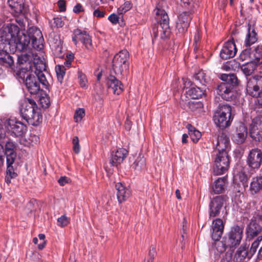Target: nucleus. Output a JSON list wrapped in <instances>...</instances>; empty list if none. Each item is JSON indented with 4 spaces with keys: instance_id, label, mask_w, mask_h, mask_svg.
I'll return each mask as SVG.
<instances>
[{
    "instance_id": "3",
    "label": "nucleus",
    "mask_w": 262,
    "mask_h": 262,
    "mask_svg": "<svg viewBox=\"0 0 262 262\" xmlns=\"http://www.w3.org/2000/svg\"><path fill=\"white\" fill-rule=\"evenodd\" d=\"M221 79L224 81L216 87V92L222 99L226 101H232L235 99L237 95L236 88L239 80L234 74H223Z\"/></svg>"
},
{
    "instance_id": "62",
    "label": "nucleus",
    "mask_w": 262,
    "mask_h": 262,
    "mask_svg": "<svg viewBox=\"0 0 262 262\" xmlns=\"http://www.w3.org/2000/svg\"><path fill=\"white\" fill-rule=\"evenodd\" d=\"M255 97H257V101L259 103V104L262 105V89L260 91H258V94L256 95Z\"/></svg>"
},
{
    "instance_id": "52",
    "label": "nucleus",
    "mask_w": 262,
    "mask_h": 262,
    "mask_svg": "<svg viewBox=\"0 0 262 262\" xmlns=\"http://www.w3.org/2000/svg\"><path fill=\"white\" fill-rule=\"evenodd\" d=\"M73 144V150L76 154H78L80 151V146L79 143V139L78 137L75 136L73 138L72 141Z\"/></svg>"
},
{
    "instance_id": "38",
    "label": "nucleus",
    "mask_w": 262,
    "mask_h": 262,
    "mask_svg": "<svg viewBox=\"0 0 262 262\" xmlns=\"http://www.w3.org/2000/svg\"><path fill=\"white\" fill-rule=\"evenodd\" d=\"M146 166V159L143 156L139 155L132 165V168L137 170L144 169Z\"/></svg>"
},
{
    "instance_id": "23",
    "label": "nucleus",
    "mask_w": 262,
    "mask_h": 262,
    "mask_svg": "<svg viewBox=\"0 0 262 262\" xmlns=\"http://www.w3.org/2000/svg\"><path fill=\"white\" fill-rule=\"evenodd\" d=\"M128 151L125 148L118 149L115 152H112L111 159L108 163H105V168L106 169L110 165V167L117 166L118 164L123 162L126 157Z\"/></svg>"
},
{
    "instance_id": "30",
    "label": "nucleus",
    "mask_w": 262,
    "mask_h": 262,
    "mask_svg": "<svg viewBox=\"0 0 262 262\" xmlns=\"http://www.w3.org/2000/svg\"><path fill=\"white\" fill-rule=\"evenodd\" d=\"M226 181L227 178L225 177L218 178L212 185L211 193L213 194L222 193L225 190Z\"/></svg>"
},
{
    "instance_id": "5",
    "label": "nucleus",
    "mask_w": 262,
    "mask_h": 262,
    "mask_svg": "<svg viewBox=\"0 0 262 262\" xmlns=\"http://www.w3.org/2000/svg\"><path fill=\"white\" fill-rule=\"evenodd\" d=\"M232 107L228 104H220L213 117L215 124L221 129L229 126L232 121Z\"/></svg>"
},
{
    "instance_id": "35",
    "label": "nucleus",
    "mask_w": 262,
    "mask_h": 262,
    "mask_svg": "<svg viewBox=\"0 0 262 262\" xmlns=\"http://www.w3.org/2000/svg\"><path fill=\"white\" fill-rule=\"evenodd\" d=\"M204 88L199 86H191L186 92L188 95L193 99H197L201 98L204 95Z\"/></svg>"
},
{
    "instance_id": "45",
    "label": "nucleus",
    "mask_w": 262,
    "mask_h": 262,
    "mask_svg": "<svg viewBox=\"0 0 262 262\" xmlns=\"http://www.w3.org/2000/svg\"><path fill=\"white\" fill-rule=\"evenodd\" d=\"M252 48L249 47H247L245 50H244L240 54V59L243 61L247 60L248 59H251L252 55Z\"/></svg>"
},
{
    "instance_id": "46",
    "label": "nucleus",
    "mask_w": 262,
    "mask_h": 262,
    "mask_svg": "<svg viewBox=\"0 0 262 262\" xmlns=\"http://www.w3.org/2000/svg\"><path fill=\"white\" fill-rule=\"evenodd\" d=\"M181 6L184 8L186 10H195L194 3L192 0H181Z\"/></svg>"
},
{
    "instance_id": "41",
    "label": "nucleus",
    "mask_w": 262,
    "mask_h": 262,
    "mask_svg": "<svg viewBox=\"0 0 262 262\" xmlns=\"http://www.w3.org/2000/svg\"><path fill=\"white\" fill-rule=\"evenodd\" d=\"M55 71L57 80L61 83L66 74V68L63 66L57 65L55 67Z\"/></svg>"
},
{
    "instance_id": "39",
    "label": "nucleus",
    "mask_w": 262,
    "mask_h": 262,
    "mask_svg": "<svg viewBox=\"0 0 262 262\" xmlns=\"http://www.w3.org/2000/svg\"><path fill=\"white\" fill-rule=\"evenodd\" d=\"M189 135L194 143H196L201 137V133L190 124L187 125Z\"/></svg>"
},
{
    "instance_id": "6",
    "label": "nucleus",
    "mask_w": 262,
    "mask_h": 262,
    "mask_svg": "<svg viewBox=\"0 0 262 262\" xmlns=\"http://www.w3.org/2000/svg\"><path fill=\"white\" fill-rule=\"evenodd\" d=\"M224 225L223 221L220 218L214 220L212 224V238L215 241L214 246L219 253L225 252L227 248L229 247L228 244L226 241H221V238L224 231Z\"/></svg>"
},
{
    "instance_id": "24",
    "label": "nucleus",
    "mask_w": 262,
    "mask_h": 262,
    "mask_svg": "<svg viewBox=\"0 0 262 262\" xmlns=\"http://www.w3.org/2000/svg\"><path fill=\"white\" fill-rule=\"evenodd\" d=\"M237 52L235 42L232 40L226 41L220 52V57L224 60L233 57Z\"/></svg>"
},
{
    "instance_id": "15",
    "label": "nucleus",
    "mask_w": 262,
    "mask_h": 262,
    "mask_svg": "<svg viewBox=\"0 0 262 262\" xmlns=\"http://www.w3.org/2000/svg\"><path fill=\"white\" fill-rule=\"evenodd\" d=\"M7 130L16 137L23 136L27 130V126L22 122L14 119H8L4 122Z\"/></svg>"
},
{
    "instance_id": "4",
    "label": "nucleus",
    "mask_w": 262,
    "mask_h": 262,
    "mask_svg": "<svg viewBox=\"0 0 262 262\" xmlns=\"http://www.w3.org/2000/svg\"><path fill=\"white\" fill-rule=\"evenodd\" d=\"M21 117L28 124L36 126L42 121V115L35 101L31 98H27L20 110Z\"/></svg>"
},
{
    "instance_id": "27",
    "label": "nucleus",
    "mask_w": 262,
    "mask_h": 262,
    "mask_svg": "<svg viewBox=\"0 0 262 262\" xmlns=\"http://www.w3.org/2000/svg\"><path fill=\"white\" fill-rule=\"evenodd\" d=\"M215 147L218 150V152L223 151L228 152V151L230 149V140L226 133H222L218 136Z\"/></svg>"
},
{
    "instance_id": "20",
    "label": "nucleus",
    "mask_w": 262,
    "mask_h": 262,
    "mask_svg": "<svg viewBox=\"0 0 262 262\" xmlns=\"http://www.w3.org/2000/svg\"><path fill=\"white\" fill-rule=\"evenodd\" d=\"M246 162L251 169H258L262 163L261 150L258 148L251 149L249 152Z\"/></svg>"
},
{
    "instance_id": "12",
    "label": "nucleus",
    "mask_w": 262,
    "mask_h": 262,
    "mask_svg": "<svg viewBox=\"0 0 262 262\" xmlns=\"http://www.w3.org/2000/svg\"><path fill=\"white\" fill-rule=\"evenodd\" d=\"M36 57H35L33 61V67L31 69L32 71L33 70V69H34L35 75L38 77L42 87L46 89H49V83L45 74L46 73L48 74L46 71V64L40 59L36 58Z\"/></svg>"
},
{
    "instance_id": "61",
    "label": "nucleus",
    "mask_w": 262,
    "mask_h": 262,
    "mask_svg": "<svg viewBox=\"0 0 262 262\" xmlns=\"http://www.w3.org/2000/svg\"><path fill=\"white\" fill-rule=\"evenodd\" d=\"M84 10L82 8V5L80 4H77L73 8V11L75 13H79L83 11Z\"/></svg>"
},
{
    "instance_id": "11",
    "label": "nucleus",
    "mask_w": 262,
    "mask_h": 262,
    "mask_svg": "<svg viewBox=\"0 0 262 262\" xmlns=\"http://www.w3.org/2000/svg\"><path fill=\"white\" fill-rule=\"evenodd\" d=\"M229 164L228 152L225 151L218 152L213 167L214 174L217 176L225 173L229 167Z\"/></svg>"
},
{
    "instance_id": "44",
    "label": "nucleus",
    "mask_w": 262,
    "mask_h": 262,
    "mask_svg": "<svg viewBox=\"0 0 262 262\" xmlns=\"http://www.w3.org/2000/svg\"><path fill=\"white\" fill-rule=\"evenodd\" d=\"M133 5L130 1H126L118 9V12L120 14H123L132 8Z\"/></svg>"
},
{
    "instance_id": "36",
    "label": "nucleus",
    "mask_w": 262,
    "mask_h": 262,
    "mask_svg": "<svg viewBox=\"0 0 262 262\" xmlns=\"http://www.w3.org/2000/svg\"><path fill=\"white\" fill-rule=\"evenodd\" d=\"M257 67V64L251 60L243 64L241 69L246 76H250L254 72Z\"/></svg>"
},
{
    "instance_id": "13",
    "label": "nucleus",
    "mask_w": 262,
    "mask_h": 262,
    "mask_svg": "<svg viewBox=\"0 0 262 262\" xmlns=\"http://www.w3.org/2000/svg\"><path fill=\"white\" fill-rule=\"evenodd\" d=\"M262 217L257 216L252 219L246 228L247 239L250 240L255 239L261 235Z\"/></svg>"
},
{
    "instance_id": "21",
    "label": "nucleus",
    "mask_w": 262,
    "mask_h": 262,
    "mask_svg": "<svg viewBox=\"0 0 262 262\" xmlns=\"http://www.w3.org/2000/svg\"><path fill=\"white\" fill-rule=\"evenodd\" d=\"M260 89H262V76L255 75L249 79L246 90L249 95L255 97Z\"/></svg>"
},
{
    "instance_id": "53",
    "label": "nucleus",
    "mask_w": 262,
    "mask_h": 262,
    "mask_svg": "<svg viewBox=\"0 0 262 262\" xmlns=\"http://www.w3.org/2000/svg\"><path fill=\"white\" fill-rule=\"evenodd\" d=\"M40 102L43 108H48L50 105V98L48 96L42 97L40 98Z\"/></svg>"
},
{
    "instance_id": "8",
    "label": "nucleus",
    "mask_w": 262,
    "mask_h": 262,
    "mask_svg": "<svg viewBox=\"0 0 262 262\" xmlns=\"http://www.w3.org/2000/svg\"><path fill=\"white\" fill-rule=\"evenodd\" d=\"M129 53L126 50H122L116 54L113 59V69L116 74H122L124 70L129 67Z\"/></svg>"
},
{
    "instance_id": "57",
    "label": "nucleus",
    "mask_w": 262,
    "mask_h": 262,
    "mask_svg": "<svg viewBox=\"0 0 262 262\" xmlns=\"http://www.w3.org/2000/svg\"><path fill=\"white\" fill-rule=\"evenodd\" d=\"M58 6L60 12H64L66 10V4L64 0H59L57 2Z\"/></svg>"
},
{
    "instance_id": "32",
    "label": "nucleus",
    "mask_w": 262,
    "mask_h": 262,
    "mask_svg": "<svg viewBox=\"0 0 262 262\" xmlns=\"http://www.w3.org/2000/svg\"><path fill=\"white\" fill-rule=\"evenodd\" d=\"M8 4L16 14L23 13L25 10L24 0H8Z\"/></svg>"
},
{
    "instance_id": "16",
    "label": "nucleus",
    "mask_w": 262,
    "mask_h": 262,
    "mask_svg": "<svg viewBox=\"0 0 262 262\" xmlns=\"http://www.w3.org/2000/svg\"><path fill=\"white\" fill-rule=\"evenodd\" d=\"M244 227L238 225L232 226L227 234V242L230 248L238 246L243 238Z\"/></svg>"
},
{
    "instance_id": "22",
    "label": "nucleus",
    "mask_w": 262,
    "mask_h": 262,
    "mask_svg": "<svg viewBox=\"0 0 262 262\" xmlns=\"http://www.w3.org/2000/svg\"><path fill=\"white\" fill-rule=\"evenodd\" d=\"M249 134L255 140H262V116L254 118L249 127Z\"/></svg>"
},
{
    "instance_id": "17",
    "label": "nucleus",
    "mask_w": 262,
    "mask_h": 262,
    "mask_svg": "<svg viewBox=\"0 0 262 262\" xmlns=\"http://www.w3.org/2000/svg\"><path fill=\"white\" fill-rule=\"evenodd\" d=\"M20 77L23 79L26 89L31 95H36L41 91L40 86L41 82L39 81L38 77L33 74H27V76L24 75L23 77L20 74Z\"/></svg>"
},
{
    "instance_id": "60",
    "label": "nucleus",
    "mask_w": 262,
    "mask_h": 262,
    "mask_svg": "<svg viewBox=\"0 0 262 262\" xmlns=\"http://www.w3.org/2000/svg\"><path fill=\"white\" fill-rule=\"evenodd\" d=\"M54 23L55 24L57 28H61L62 27L64 23L62 20L61 18L56 17L54 19Z\"/></svg>"
},
{
    "instance_id": "14",
    "label": "nucleus",
    "mask_w": 262,
    "mask_h": 262,
    "mask_svg": "<svg viewBox=\"0 0 262 262\" xmlns=\"http://www.w3.org/2000/svg\"><path fill=\"white\" fill-rule=\"evenodd\" d=\"M227 195H217L212 198L209 204L210 217H215L220 215L224 205L228 200Z\"/></svg>"
},
{
    "instance_id": "18",
    "label": "nucleus",
    "mask_w": 262,
    "mask_h": 262,
    "mask_svg": "<svg viewBox=\"0 0 262 262\" xmlns=\"http://www.w3.org/2000/svg\"><path fill=\"white\" fill-rule=\"evenodd\" d=\"M11 46L0 40V64L7 68L14 65L13 58L8 53Z\"/></svg>"
},
{
    "instance_id": "47",
    "label": "nucleus",
    "mask_w": 262,
    "mask_h": 262,
    "mask_svg": "<svg viewBox=\"0 0 262 262\" xmlns=\"http://www.w3.org/2000/svg\"><path fill=\"white\" fill-rule=\"evenodd\" d=\"M70 220V218L63 215L57 219V225L62 227H65L69 224Z\"/></svg>"
},
{
    "instance_id": "29",
    "label": "nucleus",
    "mask_w": 262,
    "mask_h": 262,
    "mask_svg": "<svg viewBox=\"0 0 262 262\" xmlns=\"http://www.w3.org/2000/svg\"><path fill=\"white\" fill-rule=\"evenodd\" d=\"M37 56V55L36 54H35L30 51L25 53H22L20 55H17V63L19 64L28 63L29 68H32L31 62L33 61L35 57Z\"/></svg>"
},
{
    "instance_id": "7",
    "label": "nucleus",
    "mask_w": 262,
    "mask_h": 262,
    "mask_svg": "<svg viewBox=\"0 0 262 262\" xmlns=\"http://www.w3.org/2000/svg\"><path fill=\"white\" fill-rule=\"evenodd\" d=\"M0 146L3 150L6 160L16 159L17 144L5 133H0Z\"/></svg>"
},
{
    "instance_id": "19",
    "label": "nucleus",
    "mask_w": 262,
    "mask_h": 262,
    "mask_svg": "<svg viewBox=\"0 0 262 262\" xmlns=\"http://www.w3.org/2000/svg\"><path fill=\"white\" fill-rule=\"evenodd\" d=\"M195 10H185L180 13L177 27L179 32L184 33L187 31Z\"/></svg>"
},
{
    "instance_id": "37",
    "label": "nucleus",
    "mask_w": 262,
    "mask_h": 262,
    "mask_svg": "<svg viewBox=\"0 0 262 262\" xmlns=\"http://www.w3.org/2000/svg\"><path fill=\"white\" fill-rule=\"evenodd\" d=\"M251 60L257 65L262 63V48L259 46L254 48L252 50Z\"/></svg>"
},
{
    "instance_id": "43",
    "label": "nucleus",
    "mask_w": 262,
    "mask_h": 262,
    "mask_svg": "<svg viewBox=\"0 0 262 262\" xmlns=\"http://www.w3.org/2000/svg\"><path fill=\"white\" fill-rule=\"evenodd\" d=\"M234 179L235 181L239 180L242 183L244 187H247L248 184L247 183V181L248 180L247 175L244 172H238L234 177Z\"/></svg>"
},
{
    "instance_id": "56",
    "label": "nucleus",
    "mask_w": 262,
    "mask_h": 262,
    "mask_svg": "<svg viewBox=\"0 0 262 262\" xmlns=\"http://www.w3.org/2000/svg\"><path fill=\"white\" fill-rule=\"evenodd\" d=\"M108 20L113 24H117L118 23L119 17L115 13L111 14L108 17Z\"/></svg>"
},
{
    "instance_id": "54",
    "label": "nucleus",
    "mask_w": 262,
    "mask_h": 262,
    "mask_svg": "<svg viewBox=\"0 0 262 262\" xmlns=\"http://www.w3.org/2000/svg\"><path fill=\"white\" fill-rule=\"evenodd\" d=\"M78 78L79 79V84L81 87H85L87 82L86 76L81 72H78Z\"/></svg>"
},
{
    "instance_id": "2",
    "label": "nucleus",
    "mask_w": 262,
    "mask_h": 262,
    "mask_svg": "<svg viewBox=\"0 0 262 262\" xmlns=\"http://www.w3.org/2000/svg\"><path fill=\"white\" fill-rule=\"evenodd\" d=\"M164 3L163 2H159L155 10L157 24L152 27V34L155 39L160 36L161 46L165 48L164 44L169 39L171 31L169 25L168 16L165 11L161 8Z\"/></svg>"
},
{
    "instance_id": "26",
    "label": "nucleus",
    "mask_w": 262,
    "mask_h": 262,
    "mask_svg": "<svg viewBox=\"0 0 262 262\" xmlns=\"http://www.w3.org/2000/svg\"><path fill=\"white\" fill-rule=\"evenodd\" d=\"M108 89H112L114 94L119 95L123 90V86L120 81L113 75L107 77L106 82Z\"/></svg>"
},
{
    "instance_id": "51",
    "label": "nucleus",
    "mask_w": 262,
    "mask_h": 262,
    "mask_svg": "<svg viewBox=\"0 0 262 262\" xmlns=\"http://www.w3.org/2000/svg\"><path fill=\"white\" fill-rule=\"evenodd\" d=\"M187 106L191 111H195L196 109L201 108L202 103L200 102L190 101L187 103Z\"/></svg>"
},
{
    "instance_id": "33",
    "label": "nucleus",
    "mask_w": 262,
    "mask_h": 262,
    "mask_svg": "<svg viewBox=\"0 0 262 262\" xmlns=\"http://www.w3.org/2000/svg\"><path fill=\"white\" fill-rule=\"evenodd\" d=\"M258 39V36L257 33L254 29H252L251 26H249L248 30V33L246 35L245 40V46L246 47H249L255 43Z\"/></svg>"
},
{
    "instance_id": "50",
    "label": "nucleus",
    "mask_w": 262,
    "mask_h": 262,
    "mask_svg": "<svg viewBox=\"0 0 262 262\" xmlns=\"http://www.w3.org/2000/svg\"><path fill=\"white\" fill-rule=\"evenodd\" d=\"M85 115V111L83 108L77 110L74 115V119L76 122L80 121Z\"/></svg>"
},
{
    "instance_id": "64",
    "label": "nucleus",
    "mask_w": 262,
    "mask_h": 262,
    "mask_svg": "<svg viewBox=\"0 0 262 262\" xmlns=\"http://www.w3.org/2000/svg\"><path fill=\"white\" fill-rule=\"evenodd\" d=\"M188 137V136L186 134H184L182 136V143H186L187 142V138Z\"/></svg>"
},
{
    "instance_id": "10",
    "label": "nucleus",
    "mask_w": 262,
    "mask_h": 262,
    "mask_svg": "<svg viewBox=\"0 0 262 262\" xmlns=\"http://www.w3.org/2000/svg\"><path fill=\"white\" fill-rule=\"evenodd\" d=\"M20 33V28L13 24H8L0 31V40L12 46V43Z\"/></svg>"
},
{
    "instance_id": "31",
    "label": "nucleus",
    "mask_w": 262,
    "mask_h": 262,
    "mask_svg": "<svg viewBox=\"0 0 262 262\" xmlns=\"http://www.w3.org/2000/svg\"><path fill=\"white\" fill-rule=\"evenodd\" d=\"M16 159L6 160L7 169L6 176L5 177V181L7 184L11 183V179L15 178L17 174L15 172L14 168L12 165Z\"/></svg>"
},
{
    "instance_id": "34",
    "label": "nucleus",
    "mask_w": 262,
    "mask_h": 262,
    "mask_svg": "<svg viewBox=\"0 0 262 262\" xmlns=\"http://www.w3.org/2000/svg\"><path fill=\"white\" fill-rule=\"evenodd\" d=\"M262 190V176L252 179L250 183V191L252 194H255Z\"/></svg>"
},
{
    "instance_id": "55",
    "label": "nucleus",
    "mask_w": 262,
    "mask_h": 262,
    "mask_svg": "<svg viewBox=\"0 0 262 262\" xmlns=\"http://www.w3.org/2000/svg\"><path fill=\"white\" fill-rule=\"evenodd\" d=\"M85 40L82 42L83 45H84L85 47L88 50H91L92 49V43L91 37L89 35L87 38L85 37Z\"/></svg>"
},
{
    "instance_id": "58",
    "label": "nucleus",
    "mask_w": 262,
    "mask_h": 262,
    "mask_svg": "<svg viewBox=\"0 0 262 262\" xmlns=\"http://www.w3.org/2000/svg\"><path fill=\"white\" fill-rule=\"evenodd\" d=\"M105 14V11H100L99 9H95L93 12V15L99 18L103 17Z\"/></svg>"
},
{
    "instance_id": "42",
    "label": "nucleus",
    "mask_w": 262,
    "mask_h": 262,
    "mask_svg": "<svg viewBox=\"0 0 262 262\" xmlns=\"http://www.w3.org/2000/svg\"><path fill=\"white\" fill-rule=\"evenodd\" d=\"M193 78L196 81L199 82L202 85H205L208 81L206 74L202 70L199 71L197 73H195Z\"/></svg>"
},
{
    "instance_id": "9",
    "label": "nucleus",
    "mask_w": 262,
    "mask_h": 262,
    "mask_svg": "<svg viewBox=\"0 0 262 262\" xmlns=\"http://www.w3.org/2000/svg\"><path fill=\"white\" fill-rule=\"evenodd\" d=\"M261 242L262 236H258L252 243L249 252L247 251L248 248L246 247V245H241L234 254V260L235 261L242 262L246 257H247L248 259H250L252 256L255 253L260 243Z\"/></svg>"
},
{
    "instance_id": "28",
    "label": "nucleus",
    "mask_w": 262,
    "mask_h": 262,
    "mask_svg": "<svg viewBox=\"0 0 262 262\" xmlns=\"http://www.w3.org/2000/svg\"><path fill=\"white\" fill-rule=\"evenodd\" d=\"M115 188L117 190V196L119 203L125 201L130 196V190L122 183H117Z\"/></svg>"
},
{
    "instance_id": "59",
    "label": "nucleus",
    "mask_w": 262,
    "mask_h": 262,
    "mask_svg": "<svg viewBox=\"0 0 262 262\" xmlns=\"http://www.w3.org/2000/svg\"><path fill=\"white\" fill-rule=\"evenodd\" d=\"M70 181V179L64 176L61 177L58 180V183L61 186H64L66 184L68 183Z\"/></svg>"
},
{
    "instance_id": "40",
    "label": "nucleus",
    "mask_w": 262,
    "mask_h": 262,
    "mask_svg": "<svg viewBox=\"0 0 262 262\" xmlns=\"http://www.w3.org/2000/svg\"><path fill=\"white\" fill-rule=\"evenodd\" d=\"M157 254L156 245L152 244L149 248L148 255L146 258H145L144 262H154Z\"/></svg>"
},
{
    "instance_id": "49",
    "label": "nucleus",
    "mask_w": 262,
    "mask_h": 262,
    "mask_svg": "<svg viewBox=\"0 0 262 262\" xmlns=\"http://www.w3.org/2000/svg\"><path fill=\"white\" fill-rule=\"evenodd\" d=\"M74 34H76L78 39L82 42L85 40V37H88L89 35L85 31H82L79 29H76L74 31Z\"/></svg>"
},
{
    "instance_id": "1",
    "label": "nucleus",
    "mask_w": 262,
    "mask_h": 262,
    "mask_svg": "<svg viewBox=\"0 0 262 262\" xmlns=\"http://www.w3.org/2000/svg\"><path fill=\"white\" fill-rule=\"evenodd\" d=\"M44 41L41 31L36 27L29 28L26 33H20L12 43V48L20 52H24L31 46L37 50L43 48Z\"/></svg>"
},
{
    "instance_id": "63",
    "label": "nucleus",
    "mask_w": 262,
    "mask_h": 262,
    "mask_svg": "<svg viewBox=\"0 0 262 262\" xmlns=\"http://www.w3.org/2000/svg\"><path fill=\"white\" fill-rule=\"evenodd\" d=\"M46 245V242L45 241H42V243L41 244H39L38 245V248L39 250H42Z\"/></svg>"
},
{
    "instance_id": "25",
    "label": "nucleus",
    "mask_w": 262,
    "mask_h": 262,
    "mask_svg": "<svg viewBox=\"0 0 262 262\" xmlns=\"http://www.w3.org/2000/svg\"><path fill=\"white\" fill-rule=\"evenodd\" d=\"M247 134V127L244 123L239 122L236 127L235 133L233 135V141L237 144H242L245 142Z\"/></svg>"
},
{
    "instance_id": "48",
    "label": "nucleus",
    "mask_w": 262,
    "mask_h": 262,
    "mask_svg": "<svg viewBox=\"0 0 262 262\" xmlns=\"http://www.w3.org/2000/svg\"><path fill=\"white\" fill-rule=\"evenodd\" d=\"M201 39V34L200 32V31L197 29L196 31V32L195 33L194 36V42H193V46H194V50L195 51L197 50L200 46V41Z\"/></svg>"
}]
</instances>
